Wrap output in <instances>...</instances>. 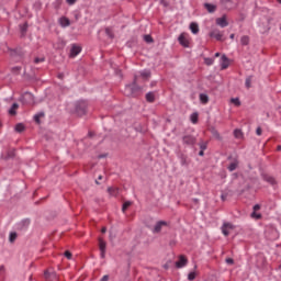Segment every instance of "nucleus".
Masks as SVG:
<instances>
[{
  "label": "nucleus",
  "instance_id": "obj_1",
  "mask_svg": "<svg viewBox=\"0 0 281 281\" xmlns=\"http://www.w3.org/2000/svg\"><path fill=\"white\" fill-rule=\"evenodd\" d=\"M142 88L137 86V75L134 77V82L125 88V95H137Z\"/></svg>",
  "mask_w": 281,
  "mask_h": 281
},
{
  "label": "nucleus",
  "instance_id": "obj_2",
  "mask_svg": "<svg viewBox=\"0 0 281 281\" xmlns=\"http://www.w3.org/2000/svg\"><path fill=\"white\" fill-rule=\"evenodd\" d=\"M164 227H168V222L158 221L156 222L154 228L151 229L153 234H159Z\"/></svg>",
  "mask_w": 281,
  "mask_h": 281
},
{
  "label": "nucleus",
  "instance_id": "obj_3",
  "mask_svg": "<svg viewBox=\"0 0 281 281\" xmlns=\"http://www.w3.org/2000/svg\"><path fill=\"white\" fill-rule=\"evenodd\" d=\"M178 41L182 47H190V40L188 38L187 33H182L179 35Z\"/></svg>",
  "mask_w": 281,
  "mask_h": 281
},
{
  "label": "nucleus",
  "instance_id": "obj_4",
  "mask_svg": "<svg viewBox=\"0 0 281 281\" xmlns=\"http://www.w3.org/2000/svg\"><path fill=\"white\" fill-rule=\"evenodd\" d=\"M76 111L79 115H85L87 113V102L80 101L76 105Z\"/></svg>",
  "mask_w": 281,
  "mask_h": 281
},
{
  "label": "nucleus",
  "instance_id": "obj_5",
  "mask_svg": "<svg viewBox=\"0 0 281 281\" xmlns=\"http://www.w3.org/2000/svg\"><path fill=\"white\" fill-rule=\"evenodd\" d=\"M99 249L101 251L100 256L102 259L106 258V241H104L102 238H99Z\"/></svg>",
  "mask_w": 281,
  "mask_h": 281
},
{
  "label": "nucleus",
  "instance_id": "obj_6",
  "mask_svg": "<svg viewBox=\"0 0 281 281\" xmlns=\"http://www.w3.org/2000/svg\"><path fill=\"white\" fill-rule=\"evenodd\" d=\"M22 101L24 104H34V94H32L31 92H25L22 95Z\"/></svg>",
  "mask_w": 281,
  "mask_h": 281
},
{
  "label": "nucleus",
  "instance_id": "obj_7",
  "mask_svg": "<svg viewBox=\"0 0 281 281\" xmlns=\"http://www.w3.org/2000/svg\"><path fill=\"white\" fill-rule=\"evenodd\" d=\"M229 229H234V225L228 222H224L222 225V233L224 236H229Z\"/></svg>",
  "mask_w": 281,
  "mask_h": 281
},
{
  "label": "nucleus",
  "instance_id": "obj_8",
  "mask_svg": "<svg viewBox=\"0 0 281 281\" xmlns=\"http://www.w3.org/2000/svg\"><path fill=\"white\" fill-rule=\"evenodd\" d=\"M183 144H187L188 146H192L196 143V138L192 135H186L182 138Z\"/></svg>",
  "mask_w": 281,
  "mask_h": 281
},
{
  "label": "nucleus",
  "instance_id": "obj_9",
  "mask_svg": "<svg viewBox=\"0 0 281 281\" xmlns=\"http://www.w3.org/2000/svg\"><path fill=\"white\" fill-rule=\"evenodd\" d=\"M210 36L211 38H215L216 41H223V34L217 29H214L213 31H211Z\"/></svg>",
  "mask_w": 281,
  "mask_h": 281
},
{
  "label": "nucleus",
  "instance_id": "obj_10",
  "mask_svg": "<svg viewBox=\"0 0 281 281\" xmlns=\"http://www.w3.org/2000/svg\"><path fill=\"white\" fill-rule=\"evenodd\" d=\"M80 52H82V48L78 45H72L71 49H70V58H76V56H78V54H80Z\"/></svg>",
  "mask_w": 281,
  "mask_h": 281
},
{
  "label": "nucleus",
  "instance_id": "obj_11",
  "mask_svg": "<svg viewBox=\"0 0 281 281\" xmlns=\"http://www.w3.org/2000/svg\"><path fill=\"white\" fill-rule=\"evenodd\" d=\"M216 25H220V27H227V25H229V22H227V18L224 15L216 19Z\"/></svg>",
  "mask_w": 281,
  "mask_h": 281
},
{
  "label": "nucleus",
  "instance_id": "obj_12",
  "mask_svg": "<svg viewBox=\"0 0 281 281\" xmlns=\"http://www.w3.org/2000/svg\"><path fill=\"white\" fill-rule=\"evenodd\" d=\"M186 265H188V259L184 256H180L179 260L176 262L177 269H182Z\"/></svg>",
  "mask_w": 281,
  "mask_h": 281
},
{
  "label": "nucleus",
  "instance_id": "obj_13",
  "mask_svg": "<svg viewBox=\"0 0 281 281\" xmlns=\"http://www.w3.org/2000/svg\"><path fill=\"white\" fill-rule=\"evenodd\" d=\"M59 25H61L63 27H69L71 25V21L69 20V18L61 16L59 19Z\"/></svg>",
  "mask_w": 281,
  "mask_h": 281
},
{
  "label": "nucleus",
  "instance_id": "obj_14",
  "mask_svg": "<svg viewBox=\"0 0 281 281\" xmlns=\"http://www.w3.org/2000/svg\"><path fill=\"white\" fill-rule=\"evenodd\" d=\"M221 67L222 69H227V67H229V58H227V56L223 55L221 57Z\"/></svg>",
  "mask_w": 281,
  "mask_h": 281
},
{
  "label": "nucleus",
  "instance_id": "obj_15",
  "mask_svg": "<svg viewBox=\"0 0 281 281\" xmlns=\"http://www.w3.org/2000/svg\"><path fill=\"white\" fill-rule=\"evenodd\" d=\"M108 193L110 196H117V194H120V189L116 187H110L108 188Z\"/></svg>",
  "mask_w": 281,
  "mask_h": 281
},
{
  "label": "nucleus",
  "instance_id": "obj_16",
  "mask_svg": "<svg viewBox=\"0 0 281 281\" xmlns=\"http://www.w3.org/2000/svg\"><path fill=\"white\" fill-rule=\"evenodd\" d=\"M30 226V218L22 220L19 224V229H27Z\"/></svg>",
  "mask_w": 281,
  "mask_h": 281
},
{
  "label": "nucleus",
  "instance_id": "obj_17",
  "mask_svg": "<svg viewBox=\"0 0 281 281\" xmlns=\"http://www.w3.org/2000/svg\"><path fill=\"white\" fill-rule=\"evenodd\" d=\"M204 8L205 10H207V12L212 13V12H216V5L212 4V3H204Z\"/></svg>",
  "mask_w": 281,
  "mask_h": 281
},
{
  "label": "nucleus",
  "instance_id": "obj_18",
  "mask_svg": "<svg viewBox=\"0 0 281 281\" xmlns=\"http://www.w3.org/2000/svg\"><path fill=\"white\" fill-rule=\"evenodd\" d=\"M18 110H19V103H13L9 110V115H16Z\"/></svg>",
  "mask_w": 281,
  "mask_h": 281
},
{
  "label": "nucleus",
  "instance_id": "obj_19",
  "mask_svg": "<svg viewBox=\"0 0 281 281\" xmlns=\"http://www.w3.org/2000/svg\"><path fill=\"white\" fill-rule=\"evenodd\" d=\"M200 102L202 104H207L210 102V97H207V94H205V93H201L200 94Z\"/></svg>",
  "mask_w": 281,
  "mask_h": 281
},
{
  "label": "nucleus",
  "instance_id": "obj_20",
  "mask_svg": "<svg viewBox=\"0 0 281 281\" xmlns=\"http://www.w3.org/2000/svg\"><path fill=\"white\" fill-rule=\"evenodd\" d=\"M190 30H191L192 34H199V24L192 22L190 24Z\"/></svg>",
  "mask_w": 281,
  "mask_h": 281
},
{
  "label": "nucleus",
  "instance_id": "obj_21",
  "mask_svg": "<svg viewBox=\"0 0 281 281\" xmlns=\"http://www.w3.org/2000/svg\"><path fill=\"white\" fill-rule=\"evenodd\" d=\"M236 168H238V160H235V161L231 162L229 166H228V170L231 172H234V170H236Z\"/></svg>",
  "mask_w": 281,
  "mask_h": 281
},
{
  "label": "nucleus",
  "instance_id": "obj_22",
  "mask_svg": "<svg viewBox=\"0 0 281 281\" xmlns=\"http://www.w3.org/2000/svg\"><path fill=\"white\" fill-rule=\"evenodd\" d=\"M15 131L16 133H23L25 131V125H23V123H18L15 125Z\"/></svg>",
  "mask_w": 281,
  "mask_h": 281
},
{
  "label": "nucleus",
  "instance_id": "obj_23",
  "mask_svg": "<svg viewBox=\"0 0 281 281\" xmlns=\"http://www.w3.org/2000/svg\"><path fill=\"white\" fill-rule=\"evenodd\" d=\"M146 101L147 102H155V92H148L146 94Z\"/></svg>",
  "mask_w": 281,
  "mask_h": 281
},
{
  "label": "nucleus",
  "instance_id": "obj_24",
  "mask_svg": "<svg viewBox=\"0 0 281 281\" xmlns=\"http://www.w3.org/2000/svg\"><path fill=\"white\" fill-rule=\"evenodd\" d=\"M250 218H255V221H260V218H262V214H260L258 212H252L250 214Z\"/></svg>",
  "mask_w": 281,
  "mask_h": 281
},
{
  "label": "nucleus",
  "instance_id": "obj_25",
  "mask_svg": "<svg viewBox=\"0 0 281 281\" xmlns=\"http://www.w3.org/2000/svg\"><path fill=\"white\" fill-rule=\"evenodd\" d=\"M140 77L143 78V80H148V78H150V71L148 70L142 71Z\"/></svg>",
  "mask_w": 281,
  "mask_h": 281
},
{
  "label": "nucleus",
  "instance_id": "obj_26",
  "mask_svg": "<svg viewBox=\"0 0 281 281\" xmlns=\"http://www.w3.org/2000/svg\"><path fill=\"white\" fill-rule=\"evenodd\" d=\"M180 164H181V166H190V161H188L187 156H181Z\"/></svg>",
  "mask_w": 281,
  "mask_h": 281
},
{
  "label": "nucleus",
  "instance_id": "obj_27",
  "mask_svg": "<svg viewBox=\"0 0 281 281\" xmlns=\"http://www.w3.org/2000/svg\"><path fill=\"white\" fill-rule=\"evenodd\" d=\"M18 236L19 235L16 234V232H11L9 235V241L14 243V240H16Z\"/></svg>",
  "mask_w": 281,
  "mask_h": 281
},
{
  "label": "nucleus",
  "instance_id": "obj_28",
  "mask_svg": "<svg viewBox=\"0 0 281 281\" xmlns=\"http://www.w3.org/2000/svg\"><path fill=\"white\" fill-rule=\"evenodd\" d=\"M266 181L268 183H270L271 186H276V178L271 177V176H266L265 177Z\"/></svg>",
  "mask_w": 281,
  "mask_h": 281
},
{
  "label": "nucleus",
  "instance_id": "obj_29",
  "mask_svg": "<svg viewBox=\"0 0 281 281\" xmlns=\"http://www.w3.org/2000/svg\"><path fill=\"white\" fill-rule=\"evenodd\" d=\"M240 44L241 45H249V36H247V35L241 36Z\"/></svg>",
  "mask_w": 281,
  "mask_h": 281
},
{
  "label": "nucleus",
  "instance_id": "obj_30",
  "mask_svg": "<svg viewBox=\"0 0 281 281\" xmlns=\"http://www.w3.org/2000/svg\"><path fill=\"white\" fill-rule=\"evenodd\" d=\"M191 122L193 124H196V122H199V114L198 113L191 114Z\"/></svg>",
  "mask_w": 281,
  "mask_h": 281
},
{
  "label": "nucleus",
  "instance_id": "obj_31",
  "mask_svg": "<svg viewBox=\"0 0 281 281\" xmlns=\"http://www.w3.org/2000/svg\"><path fill=\"white\" fill-rule=\"evenodd\" d=\"M132 205H133V202L131 201L125 202L122 206L123 212H126V210H128V207Z\"/></svg>",
  "mask_w": 281,
  "mask_h": 281
},
{
  "label": "nucleus",
  "instance_id": "obj_32",
  "mask_svg": "<svg viewBox=\"0 0 281 281\" xmlns=\"http://www.w3.org/2000/svg\"><path fill=\"white\" fill-rule=\"evenodd\" d=\"M234 135L237 139H240L243 137V132L240 130H235Z\"/></svg>",
  "mask_w": 281,
  "mask_h": 281
},
{
  "label": "nucleus",
  "instance_id": "obj_33",
  "mask_svg": "<svg viewBox=\"0 0 281 281\" xmlns=\"http://www.w3.org/2000/svg\"><path fill=\"white\" fill-rule=\"evenodd\" d=\"M232 104H235V106H240V99L239 98H235V99H231Z\"/></svg>",
  "mask_w": 281,
  "mask_h": 281
},
{
  "label": "nucleus",
  "instance_id": "obj_34",
  "mask_svg": "<svg viewBox=\"0 0 281 281\" xmlns=\"http://www.w3.org/2000/svg\"><path fill=\"white\" fill-rule=\"evenodd\" d=\"M105 34H106V36H109V38H113V30L106 27L105 29Z\"/></svg>",
  "mask_w": 281,
  "mask_h": 281
},
{
  "label": "nucleus",
  "instance_id": "obj_35",
  "mask_svg": "<svg viewBox=\"0 0 281 281\" xmlns=\"http://www.w3.org/2000/svg\"><path fill=\"white\" fill-rule=\"evenodd\" d=\"M212 135L215 137V139H221V134L216 130H212Z\"/></svg>",
  "mask_w": 281,
  "mask_h": 281
},
{
  "label": "nucleus",
  "instance_id": "obj_36",
  "mask_svg": "<svg viewBox=\"0 0 281 281\" xmlns=\"http://www.w3.org/2000/svg\"><path fill=\"white\" fill-rule=\"evenodd\" d=\"M195 279H196V272H190V273L188 274V280L193 281V280H195Z\"/></svg>",
  "mask_w": 281,
  "mask_h": 281
},
{
  "label": "nucleus",
  "instance_id": "obj_37",
  "mask_svg": "<svg viewBox=\"0 0 281 281\" xmlns=\"http://www.w3.org/2000/svg\"><path fill=\"white\" fill-rule=\"evenodd\" d=\"M144 41L145 43H153V37L150 35H145Z\"/></svg>",
  "mask_w": 281,
  "mask_h": 281
},
{
  "label": "nucleus",
  "instance_id": "obj_38",
  "mask_svg": "<svg viewBox=\"0 0 281 281\" xmlns=\"http://www.w3.org/2000/svg\"><path fill=\"white\" fill-rule=\"evenodd\" d=\"M204 63H205V65H214V59H212V58H205L204 59Z\"/></svg>",
  "mask_w": 281,
  "mask_h": 281
},
{
  "label": "nucleus",
  "instance_id": "obj_39",
  "mask_svg": "<svg viewBox=\"0 0 281 281\" xmlns=\"http://www.w3.org/2000/svg\"><path fill=\"white\" fill-rule=\"evenodd\" d=\"M245 85H246V88H247V89H250V88H251V78H250V77L246 79Z\"/></svg>",
  "mask_w": 281,
  "mask_h": 281
},
{
  "label": "nucleus",
  "instance_id": "obj_40",
  "mask_svg": "<svg viewBox=\"0 0 281 281\" xmlns=\"http://www.w3.org/2000/svg\"><path fill=\"white\" fill-rule=\"evenodd\" d=\"M44 276H45L46 280H48V278L50 276H54V278H56V273H49V271H47V270L44 272Z\"/></svg>",
  "mask_w": 281,
  "mask_h": 281
},
{
  "label": "nucleus",
  "instance_id": "obj_41",
  "mask_svg": "<svg viewBox=\"0 0 281 281\" xmlns=\"http://www.w3.org/2000/svg\"><path fill=\"white\" fill-rule=\"evenodd\" d=\"M64 256H65L68 260H71V251L66 250V251L64 252Z\"/></svg>",
  "mask_w": 281,
  "mask_h": 281
},
{
  "label": "nucleus",
  "instance_id": "obj_42",
  "mask_svg": "<svg viewBox=\"0 0 281 281\" xmlns=\"http://www.w3.org/2000/svg\"><path fill=\"white\" fill-rule=\"evenodd\" d=\"M34 63L36 64V65H38V63H45V58H38V57H36L35 59H34Z\"/></svg>",
  "mask_w": 281,
  "mask_h": 281
},
{
  "label": "nucleus",
  "instance_id": "obj_43",
  "mask_svg": "<svg viewBox=\"0 0 281 281\" xmlns=\"http://www.w3.org/2000/svg\"><path fill=\"white\" fill-rule=\"evenodd\" d=\"M41 117H43V114H36L34 116L35 122L40 123L41 122Z\"/></svg>",
  "mask_w": 281,
  "mask_h": 281
},
{
  "label": "nucleus",
  "instance_id": "obj_44",
  "mask_svg": "<svg viewBox=\"0 0 281 281\" xmlns=\"http://www.w3.org/2000/svg\"><path fill=\"white\" fill-rule=\"evenodd\" d=\"M68 5H74L78 0H66Z\"/></svg>",
  "mask_w": 281,
  "mask_h": 281
},
{
  "label": "nucleus",
  "instance_id": "obj_45",
  "mask_svg": "<svg viewBox=\"0 0 281 281\" xmlns=\"http://www.w3.org/2000/svg\"><path fill=\"white\" fill-rule=\"evenodd\" d=\"M256 133H257L258 136L262 135V128L257 127Z\"/></svg>",
  "mask_w": 281,
  "mask_h": 281
},
{
  "label": "nucleus",
  "instance_id": "obj_46",
  "mask_svg": "<svg viewBox=\"0 0 281 281\" xmlns=\"http://www.w3.org/2000/svg\"><path fill=\"white\" fill-rule=\"evenodd\" d=\"M254 212H258L260 210V204H256L254 207H252Z\"/></svg>",
  "mask_w": 281,
  "mask_h": 281
},
{
  "label": "nucleus",
  "instance_id": "obj_47",
  "mask_svg": "<svg viewBox=\"0 0 281 281\" xmlns=\"http://www.w3.org/2000/svg\"><path fill=\"white\" fill-rule=\"evenodd\" d=\"M226 265H234V260L232 258L226 259Z\"/></svg>",
  "mask_w": 281,
  "mask_h": 281
},
{
  "label": "nucleus",
  "instance_id": "obj_48",
  "mask_svg": "<svg viewBox=\"0 0 281 281\" xmlns=\"http://www.w3.org/2000/svg\"><path fill=\"white\" fill-rule=\"evenodd\" d=\"M109 279H110L109 274H105V276H103V277L101 278L100 281H109Z\"/></svg>",
  "mask_w": 281,
  "mask_h": 281
},
{
  "label": "nucleus",
  "instance_id": "obj_49",
  "mask_svg": "<svg viewBox=\"0 0 281 281\" xmlns=\"http://www.w3.org/2000/svg\"><path fill=\"white\" fill-rule=\"evenodd\" d=\"M21 30H22V33L27 32V24H24V25L21 27Z\"/></svg>",
  "mask_w": 281,
  "mask_h": 281
},
{
  "label": "nucleus",
  "instance_id": "obj_50",
  "mask_svg": "<svg viewBox=\"0 0 281 281\" xmlns=\"http://www.w3.org/2000/svg\"><path fill=\"white\" fill-rule=\"evenodd\" d=\"M5 271V267L4 266H0V273H3Z\"/></svg>",
  "mask_w": 281,
  "mask_h": 281
},
{
  "label": "nucleus",
  "instance_id": "obj_51",
  "mask_svg": "<svg viewBox=\"0 0 281 281\" xmlns=\"http://www.w3.org/2000/svg\"><path fill=\"white\" fill-rule=\"evenodd\" d=\"M199 155H200V157H203V155H204L203 149L200 150Z\"/></svg>",
  "mask_w": 281,
  "mask_h": 281
},
{
  "label": "nucleus",
  "instance_id": "obj_52",
  "mask_svg": "<svg viewBox=\"0 0 281 281\" xmlns=\"http://www.w3.org/2000/svg\"><path fill=\"white\" fill-rule=\"evenodd\" d=\"M101 232H102L103 234H106V227H102Z\"/></svg>",
  "mask_w": 281,
  "mask_h": 281
},
{
  "label": "nucleus",
  "instance_id": "obj_53",
  "mask_svg": "<svg viewBox=\"0 0 281 281\" xmlns=\"http://www.w3.org/2000/svg\"><path fill=\"white\" fill-rule=\"evenodd\" d=\"M58 78H60V80H63L64 75L63 74L58 75Z\"/></svg>",
  "mask_w": 281,
  "mask_h": 281
},
{
  "label": "nucleus",
  "instance_id": "obj_54",
  "mask_svg": "<svg viewBox=\"0 0 281 281\" xmlns=\"http://www.w3.org/2000/svg\"><path fill=\"white\" fill-rule=\"evenodd\" d=\"M218 56H221V53L215 54V58H218Z\"/></svg>",
  "mask_w": 281,
  "mask_h": 281
},
{
  "label": "nucleus",
  "instance_id": "obj_55",
  "mask_svg": "<svg viewBox=\"0 0 281 281\" xmlns=\"http://www.w3.org/2000/svg\"><path fill=\"white\" fill-rule=\"evenodd\" d=\"M98 180H99V181H102V176H99V177H98Z\"/></svg>",
  "mask_w": 281,
  "mask_h": 281
},
{
  "label": "nucleus",
  "instance_id": "obj_56",
  "mask_svg": "<svg viewBox=\"0 0 281 281\" xmlns=\"http://www.w3.org/2000/svg\"><path fill=\"white\" fill-rule=\"evenodd\" d=\"M202 150H205V146L201 145Z\"/></svg>",
  "mask_w": 281,
  "mask_h": 281
},
{
  "label": "nucleus",
  "instance_id": "obj_57",
  "mask_svg": "<svg viewBox=\"0 0 281 281\" xmlns=\"http://www.w3.org/2000/svg\"><path fill=\"white\" fill-rule=\"evenodd\" d=\"M234 36H235L234 34H231V38H232V40H234Z\"/></svg>",
  "mask_w": 281,
  "mask_h": 281
},
{
  "label": "nucleus",
  "instance_id": "obj_58",
  "mask_svg": "<svg viewBox=\"0 0 281 281\" xmlns=\"http://www.w3.org/2000/svg\"><path fill=\"white\" fill-rule=\"evenodd\" d=\"M222 201H225V195H222Z\"/></svg>",
  "mask_w": 281,
  "mask_h": 281
},
{
  "label": "nucleus",
  "instance_id": "obj_59",
  "mask_svg": "<svg viewBox=\"0 0 281 281\" xmlns=\"http://www.w3.org/2000/svg\"><path fill=\"white\" fill-rule=\"evenodd\" d=\"M15 69H16V71H20V70H21V68H19V67H16Z\"/></svg>",
  "mask_w": 281,
  "mask_h": 281
},
{
  "label": "nucleus",
  "instance_id": "obj_60",
  "mask_svg": "<svg viewBox=\"0 0 281 281\" xmlns=\"http://www.w3.org/2000/svg\"><path fill=\"white\" fill-rule=\"evenodd\" d=\"M95 183H97L98 186H100V182H99L98 180L95 181Z\"/></svg>",
  "mask_w": 281,
  "mask_h": 281
},
{
  "label": "nucleus",
  "instance_id": "obj_61",
  "mask_svg": "<svg viewBox=\"0 0 281 281\" xmlns=\"http://www.w3.org/2000/svg\"><path fill=\"white\" fill-rule=\"evenodd\" d=\"M278 150H281V146L278 147Z\"/></svg>",
  "mask_w": 281,
  "mask_h": 281
},
{
  "label": "nucleus",
  "instance_id": "obj_62",
  "mask_svg": "<svg viewBox=\"0 0 281 281\" xmlns=\"http://www.w3.org/2000/svg\"><path fill=\"white\" fill-rule=\"evenodd\" d=\"M279 3H281V0H278Z\"/></svg>",
  "mask_w": 281,
  "mask_h": 281
},
{
  "label": "nucleus",
  "instance_id": "obj_63",
  "mask_svg": "<svg viewBox=\"0 0 281 281\" xmlns=\"http://www.w3.org/2000/svg\"><path fill=\"white\" fill-rule=\"evenodd\" d=\"M194 269H196V266H194Z\"/></svg>",
  "mask_w": 281,
  "mask_h": 281
}]
</instances>
